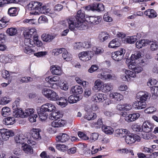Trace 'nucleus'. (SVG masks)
<instances>
[{"mask_svg":"<svg viewBox=\"0 0 158 158\" xmlns=\"http://www.w3.org/2000/svg\"><path fill=\"white\" fill-rule=\"evenodd\" d=\"M143 56V54L141 53L140 52H135L134 54L131 55V58L132 60H137L141 58Z\"/></svg>","mask_w":158,"mask_h":158,"instance_id":"39","label":"nucleus"},{"mask_svg":"<svg viewBox=\"0 0 158 158\" xmlns=\"http://www.w3.org/2000/svg\"><path fill=\"white\" fill-rule=\"evenodd\" d=\"M62 57L64 60L67 61H69L72 59V55L69 53H68L67 50L65 49L62 53Z\"/></svg>","mask_w":158,"mask_h":158,"instance_id":"37","label":"nucleus"},{"mask_svg":"<svg viewBox=\"0 0 158 158\" xmlns=\"http://www.w3.org/2000/svg\"><path fill=\"white\" fill-rule=\"evenodd\" d=\"M120 41L118 39H115L111 41L109 44V48H116L120 45Z\"/></svg>","mask_w":158,"mask_h":158,"instance_id":"23","label":"nucleus"},{"mask_svg":"<svg viewBox=\"0 0 158 158\" xmlns=\"http://www.w3.org/2000/svg\"><path fill=\"white\" fill-rule=\"evenodd\" d=\"M55 37L56 35L52 34H43L41 36V38L43 41L47 42H51Z\"/></svg>","mask_w":158,"mask_h":158,"instance_id":"16","label":"nucleus"},{"mask_svg":"<svg viewBox=\"0 0 158 158\" xmlns=\"http://www.w3.org/2000/svg\"><path fill=\"white\" fill-rule=\"evenodd\" d=\"M31 137L35 140H39L41 139L39 132L37 131H33L32 132Z\"/></svg>","mask_w":158,"mask_h":158,"instance_id":"44","label":"nucleus"},{"mask_svg":"<svg viewBox=\"0 0 158 158\" xmlns=\"http://www.w3.org/2000/svg\"><path fill=\"white\" fill-rule=\"evenodd\" d=\"M144 14L150 18H154L157 16L156 13L152 9H148L144 12Z\"/></svg>","mask_w":158,"mask_h":158,"instance_id":"25","label":"nucleus"},{"mask_svg":"<svg viewBox=\"0 0 158 158\" xmlns=\"http://www.w3.org/2000/svg\"><path fill=\"white\" fill-rule=\"evenodd\" d=\"M6 33L10 36L15 35L17 33V30L15 28H8L6 30Z\"/></svg>","mask_w":158,"mask_h":158,"instance_id":"43","label":"nucleus"},{"mask_svg":"<svg viewBox=\"0 0 158 158\" xmlns=\"http://www.w3.org/2000/svg\"><path fill=\"white\" fill-rule=\"evenodd\" d=\"M94 86L92 87V90L96 92L101 90L103 87L104 83L101 80H97L94 83Z\"/></svg>","mask_w":158,"mask_h":158,"instance_id":"14","label":"nucleus"},{"mask_svg":"<svg viewBox=\"0 0 158 158\" xmlns=\"http://www.w3.org/2000/svg\"><path fill=\"white\" fill-rule=\"evenodd\" d=\"M2 115L4 117H6L11 113L10 109L7 107H3L1 111Z\"/></svg>","mask_w":158,"mask_h":158,"instance_id":"38","label":"nucleus"},{"mask_svg":"<svg viewBox=\"0 0 158 158\" xmlns=\"http://www.w3.org/2000/svg\"><path fill=\"white\" fill-rule=\"evenodd\" d=\"M15 119L13 117H9L4 119L3 120V124L6 125L13 124L15 122Z\"/></svg>","mask_w":158,"mask_h":158,"instance_id":"28","label":"nucleus"},{"mask_svg":"<svg viewBox=\"0 0 158 158\" xmlns=\"http://www.w3.org/2000/svg\"><path fill=\"white\" fill-rule=\"evenodd\" d=\"M94 53L91 51H85L80 53L78 56L81 60L86 61L89 60L93 56Z\"/></svg>","mask_w":158,"mask_h":158,"instance_id":"8","label":"nucleus"},{"mask_svg":"<svg viewBox=\"0 0 158 158\" xmlns=\"http://www.w3.org/2000/svg\"><path fill=\"white\" fill-rule=\"evenodd\" d=\"M57 119H54L53 120H55L51 123V125L52 127H58L63 126L66 123L65 120L62 119L57 120Z\"/></svg>","mask_w":158,"mask_h":158,"instance_id":"17","label":"nucleus"},{"mask_svg":"<svg viewBox=\"0 0 158 158\" xmlns=\"http://www.w3.org/2000/svg\"><path fill=\"white\" fill-rule=\"evenodd\" d=\"M42 93L50 100L55 101L58 99V96L56 93L48 88H43L42 90Z\"/></svg>","mask_w":158,"mask_h":158,"instance_id":"6","label":"nucleus"},{"mask_svg":"<svg viewBox=\"0 0 158 158\" xmlns=\"http://www.w3.org/2000/svg\"><path fill=\"white\" fill-rule=\"evenodd\" d=\"M34 111V110L32 108H28L24 111L25 117L31 115Z\"/></svg>","mask_w":158,"mask_h":158,"instance_id":"51","label":"nucleus"},{"mask_svg":"<svg viewBox=\"0 0 158 158\" xmlns=\"http://www.w3.org/2000/svg\"><path fill=\"white\" fill-rule=\"evenodd\" d=\"M96 117V114L91 112H87L84 116L85 118L88 120H93L95 119Z\"/></svg>","mask_w":158,"mask_h":158,"instance_id":"31","label":"nucleus"},{"mask_svg":"<svg viewBox=\"0 0 158 158\" xmlns=\"http://www.w3.org/2000/svg\"><path fill=\"white\" fill-rule=\"evenodd\" d=\"M130 133L129 131L126 129H121L116 130V133L120 137H125L126 138Z\"/></svg>","mask_w":158,"mask_h":158,"instance_id":"22","label":"nucleus"},{"mask_svg":"<svg viewBox=\"0 0 158 158\" xmlns=\"http://www.w3.org/2000/svg\"><path fill=\"white\" fill-rule=\"evenodd\" d=\"M104 90L106 92L110 91L113 89V85L111 83L104 84L103 87Z\"/></svg>","mask_w":158,"mask_h":158,"instance_id":"49","label":"nucleus"},{"mask_svg":"<svg viewBox=\"0 0 158 158\" xmlns=\"http://www.w3.org/2000/svg\"><path fill=\"white\" fill-rule=\"evenodd\" d=\"M24 51L25 53L28 54H32L34 52L31 47L28 46L24 49Z\"/></svg>","mask_w":158,"mask_h":158,"instance_id":"55","label":"nucleus"},{"mask_svg":"<svg viewBox=\"0 0 158 158\" xmlns=\"http://www.w3.org/2000/svg\"><path fill=\"white\" fill-rule=\"evenodd\" d=\"M123 116L125 117V120L129 123L136 120L139 117L140 115L138 113L129 114L126 113L123 114Z\"/></svg>","mask_w":158,"mask_h":158,"instance_id":"12","label":"nucleus"},{"mask_svg":"<svg viewBox=\"0 0 158 158\" xmlns=\"http://www.w3.org/2000/svg\"><path fill=\"white\" fill-rule=\"evenodd\" d=\"M142 127V131L146 132H150L152 130L153 125L152 123L146 121L143 123Z\"/></svg>","mask_w":158,"mask_h":158,"instance_id":"15","label":"nucleus"},{"mask_svg":"<svg viewBox=\"0 0 158 158\" xmlns=\"http://www.w3.org/2000/svg\"><path fill=\"white\" fill-rule=\"evenodd\" d=\"M150 42V40H142L136 42V46L138 48H142L143 46H144L148 44Z\"/></svg>","mask_w":158,"mask_h":158,"instance_id":"24","label":"nucleus"},{"mask_svg":"<svg viewBox=\"0 0 158 158\" xmlns=\"http://www.w3.org/2000/svg\"><path fill=\"white\" fill-rule=\"evenodd\" d=\"M15 110V111L14 112L13 114V115L16 118H25L24 111H23L21 109L18 108Z\"/></svg>","mask_w":158,"mask_h":158,"instance_id":"27","label":"nucleus"},{"mask_svg":"<svg viewBox=\"0 0 158 158\" xmlns=\"http://www.w3.org/2000/svg\"><path fill=\"white\" fill-rule=\"evenodd\" d=\"M140 135L142 138L146 140L152 139L153 137L152 135L149 132H146L143 131L140 132Z\"/></svg>","mask_w":158,"mask_h":158,"instance_id":"30","label":"nucleus"},{"mask_svg":"<svg viewBox=\"0 0 158 158\" xmlns=\"http://www.w3.org/2000/svg\"><path fill=\"white\" fill-rule=\"evenodd\" d=\"M139 95V97H137L138 99H139V101L135 102L133 105V106L138 109H142L145 108L146 106V103L145 101L147 99L149 96L147 93L144 94L140 95V94L138 93L137 94V97Z\"/></svg>","mask_w":158,"mask_h":158,"instance_id":"5","label":"nucleus"},{"mask_svg":"<svg viewBox=\"0 0 158 158\" xmlns=\"http://www.w3.org/2000/svg\"><path fill=\"white\" fill-rule=\"evenodd\" d=\"M42 4L40 2L32 1L28 5V9L31 11L30 12V15H38L39 13L36 10H39L41 13H47L48 9L46 10L45 6H42Z\"/></svg>","mask_w":158,"mask_h":158,"instance_id":"3","label":"nucleus"},{"mask_svg":"<svg viewBox=\"0 0 158 158\" xmlns=\"http://www.w3.org/2000/svg\"><path fill=\"white\" fill-rule=\"evenodd\" d=\"M110 98H114L116 101H119L122 100L123 98V96L122 95L117 93H111L110 94Z\"/></svg>","mask_w":158,"mask_h":158,"instance_id":"33","label":"nucleus"},{"mask_svg":"<svg viewBox=\"0 0 158 158\" xmlns=\"http://www.w3.org/2000/svg\"><path fill=\"white\" fill-rule=\"evenodd\" d=\"M64 50L65 48H64L54 49L53 51L52 54L55 56H57L59 54L63 53Z\"/></svg>","mask_w":158,"mask_h":158,"instance_id":"50","label":"nucleus"},{"mask_svg":"<svg viewBox=\"0 0 158 158\" xmlns=\"http://www.w3.org/2000/svg\"><path fill=\"white\" fill-rule=\"evenodd\" d=\"M103 19L105 21L108 22H111L112 20V18L110 17L107 14L104 15Z\"/></svg>","mask_w":158,"mask_h":158,"instance_id":"64","label":"nucleus"},{"mask_svg":"<svg viewBox=\"0 0 158 158\" xmlns=\"http://www.w3.org/2000/svg\"><path fill=\"white\" fill-rule=\"evenodd\" d=\"M15 140L17 143L23 144L25 141L26 139L22 134L17 135L15 137Z\"/></svg>","mask_w":158,"mask_h":158,"instance_id":"26","label":"nucleus"},{"mask_svg":"<svg viewBox=\"0 0 158 158\" xmlns=\"http://www.w3.org/2000/svg\"><path fill=\"white\" fill-rule=\"evenodd\" d=\"M78 135L79 137L81 139L85 140L89 139V137L83 132L81 131H79L78 133Z\"/></svg>","mask_w":158,"mask_h":158,"instance_id":"54","label":"nucleus"},{"mask_svg":"<svg viewBox=\"0 0 158 158\" xmlns=\"http://www.w3.org/2000/svg\"><path fill=\"white\" fill-rule=\"evenodd\" d=\"M80 99L78 96L73 95L70 96L68 98L67 102H68L69 103L72 104L77 102Z\"/></svg>","mask_w":158,"mask_h":158,"instance_id":"34","label":"nucleus"},{"mask_svg":"<svg viewBox=\"0 0 158 158\" xmlns=\"http://www.w3.org/2000/svg\"><path fill=\"white\" fill-rule=\"evenodd\" d=\"M151 92L153 93L152 98L153 99H156L158 96V86H154L152 87L151 88Z\"/></svg>","mask_w":158,"mask_h":158,"instance_id":"40","label":"nucleus"},{"mask_svg":"<svg viewBox=\"0 0 158 158\" xmlns=\"http://www.w3.org/2000/svg\"><path fill=\"white\" fill-rule=\"evenodd\" d=\"M50 70L53 74L60 75L62 73V70L59 66L52 65L50 67Z\"/></svg>","mask_w":158,"mask_h":158,"instance_id":"19","label":"nucleus"},{"mask_svg":"<svg viewBox=\"0 0 158 158\" xmlns=\"http://www.w3.org/2000/svg\"><path fill=\"white\" fill-rule=\"evenodd\" d=\"M98 69V67L97 65H93L89 69L88 71L90 73H92L97 70Z\"/></svg>","mask_w":158,"mask_h":158,"instance_id":"58","label":"nucleus"},{"mask_svg":"<svg viewBox=\"0 0 158 158\" xmlns=\"http://www.w3.org/2000/svg\"><path fill=\"white\" fill-rule=\"evenodd\" d=\"M157 80L154 79L150 78L149 79L148 82L147 83V85L148 86H151L152 85H154L156 84Z\"/></svg>","mask_w":158,"mask_h":158,"instance_id":"56","label":"nucleus"},{"mask_svg":"<svg viewBox=\"0 0 158 158\" xmlns=\"http://www.w3.org/2000/svg\"><path fill=\"white\" fill-rule=\"evenodd\" d=\"M150 45V48L152 51H155L158 49V45L156 42L151 41L148 43Z\"/></svg>","mask_w":158,"mask_h":158,"instance_id":"46","label":"nucleus"},{"mask_svg":"<svg viewBox=\"0 0 158 158\" xmlns=\"http://www.w3.org/2000/svg\"><path fill=\"white\" fill-rule=\"evenodd\" d=\"M69 139V136L65 133H60L56 138L57 141L64 143L68 141Z\"/></svg>","mask_w":158,"mask_h":158,"instance_id":"18","label":"nucleus"},{"mask_svg":"<svg viewBox=\"0 0 158 158\" xmlns=\"http://www.w3.org/2000/svg\"><path fill=\"white\" fill-rule=\"evenodd\" d=\"M141 127L137 124H133L131 126V128L133 130L136 131H140L142 130Z\"/></svg>","mask_w":158,"mask_h":158,"instance_id":"52","label":"nucleus"},{"mask_svg":"<svg viewBox=\"0 0 158 158\" xmlns=\"http://www.w3.org/2000/svg\"><path fill=\"white\" fill-rule=\"evenodd\" d=\"M71 91L73 93L80 94L82 93L83 89L81 86L76 85L72 88Z\"/></svg>","mask_w":158,"mask_h":158,"instance_id":"29","label":"nucleus"},{"mask_svg":"<svg viewBox=\"0 0 158 158\" xmlns=\"http://www.w3.org/2000/svg\"><path fill=\"white\" fill-rule=\"evenodd\" d=\"M137 36L135 35L131 36H128L126 38V41L127 43L129 44H134L137 40Z\"/></svg>","mask_w":158,"mask_h":158,"instance_id":"45","label":"nucleus"},{"mask_svg":"<svg viewBox=\"0 0 158 158\" xmlns=\"http://www.w3.org/2000/svg\"><path fill=\"white\" fill-rule=\"evenodd\" d=\"M91 94V89L89 88H87L85 89L84 92L85 96L86 98L88 97Z\"/></svg>","mask_w":158,"mask_h":158,"instance_id":"62","label":"nucleus"},{"mask_svg":"<svg viewBox=\"0 0 158 158\" xmlns=\"http://www.w3.org/2000/svg\"><path fill=\"white\" fill-rule=\"evenodd\" d=\"M139 141L140 137L136 135L130 133L129 135L126 136V142L128 144H131L135 143L136 141Z\"/></svg>","mask_w":158,"mask_h":158,"instance_id":"10","label":"nucleus"},{"mask_svg":"<svg viewBox=\"0 0 158 158\" xmlns=\"http://www.w3.org/2000/svg\"><path fill=\"white\" fill-rule=\"evenodd\" d=\"M55 106L51 103H47L42 105L40 109V112L45 113L48 114V112H52L49 117L50 119L53 120L54 119H57L63 116L61 112L57 110H56Z\"/></svg>","mask_w":158,"mask_h":158,"instance_id":"2","label":"nucleus"},{"mask_svg":"<svg viewBox=\"0 0 158 158\" xmlns=\"http://www.w3.org/2000/svg\"><path fill=\"white\" fill-rule=\"evenodd\" d=\"M9 102V100L6 97L2 98L0 101V105H5Z\"/></svg>","mask_w":158,"mask_h":158,"instance_id":"63","label":"nucleus"},{"mask_svg":"<svg viewBox=\"0 0 158 158\" xmlns=\"http://www.w3.org/2000/svg\"><path fill=\"white\" fill-rule=\"evenodd\" d=\"M156 109L154 107H150L148 108L145 110L146 113L148 114H152L153 112L155 111Z\"/></svg>","mask_w":158,"mask_h":158,"instance_id":"60","label":"nucleus"},{"mask_svg":"<svg viewBox=\"0 0 158 158\" xmlns=\"http://www.w3.org/2000/svg\"><path fill=\"white\" fill-rule=\"evenodd\" d=\"M109 36V34L107 33L102 32L99 34L98 38L100 41L102 42L107 40Z\"/></svg>","mask_w":158,"mask_h":158,"instance_id":"32","label":"nucleus"},{"mask_svg":"<svg viewBox=\"0 0 158 158\" xmlns=\"http://www.w3.org/2000/svg\"><path fill=\"white\" fill-rule=\"evenodd\" d=\"M98 133H92L90 138V139L92 140L91 142H93L94 141L97 140L98 138Z\"/></svg>","mask_w":158,"mask_h":158,"instance_id":"59","label":"nucleus"},{"mask_svg":"<svg viewBox=\"0 0 158 158\" xmlns=\"http://www.w3.org/2000/svg\"><path fill=\"white\" fill-rule=\"evenodd\" d=\"M37 32L34 28H32L26 30L23 32L25 37L27 38L31 37L34 35H36Z\"/></svg>","mask_w":158,"mask_h":158,"instance_id":"21","label":"nucleus"},{"mask_svg":"<svg viewBox=\"0 0 158 158\" xmlns=\"http://www.w3.org/2000/svg\"><path fill=\"white\" fill-rule=\"evenodd\" d=\"M109 71V70L108 69L104 70L102 72L98 74V77L103 80L114 79V74L108 73Z\"/></svg>","mask_w":158,"mask_h":158,"instance_id":"11","label":"nucleus"},{"mask_svg":"<svg viewBox=\"0 0 158 158\" xmlns=\"http://www.w3.org/2000/svg\"><path fill=\"white\" fill-rule=\"evenodd\" d=\"M101 19L99 16H90L86 18L87 22L93 25L98 24L101 21Z\"/></svg>","mask_w":158,"mask_h":158,"instance_id":"13","label":"nucleus"},{"mask_svg":"<svg viewBox=\"0 0 158 158\" xmlns=\"http://www.w3.org/2000/svg\"><path fill=\"white\" fill-rule=\"evenodd\" d=\"M0 133L4 141L7 140L10 137L14 135V133L12 130L5 129H0Z\"/></svg>","mask_w":158,"mask_h":158,"instance_id":"9","label":"nucleus"},{"mask_svg":"<svg viewBox=\"0 0 158 158\" xmlns=\"http://www.w3.org/2000/svg\"><path fill=\"white\" fill-rule=\"evenodd\" d=\"M24 43L26 46L30 47H32L35 45V43L34 41L29 38L26 39Z\"/></svg>","mask_w":158,"mask_h":158,"instance_id":"41","label":"nucleus"},{"mask_svg":"<svg viewBox=\"0 0 158 158\" xmlns=\"http://www.w3.org/2000/svg\"><path fill=\"white\" fill-rule=\"evenodd\" d=\"M22 149L26 153L31 154L33 153V149L31 147L27 144H25L22 147Z\"/></svg>","mask_w":158,"mask_h":158,"instance_id":"35","label":"nucleus"},{"mask_svg":"<svg viewBox=\"0 0 158 158\" xmlns=\"http://www.w3.org/2000/svg\"><path fill=\"white\" fill-rule=\"evenodd\" d=\"M18 10L17 8L11 7L9 9L8 13L11 16H15L18 14Z\"/></svg>","mask_w":158,"mask_h":158,"instance_id":"36","label":"nucleus"},{"mask_svg":"<svg viewBox=\"0 0 158 158\" xmlns=\"http://www.w3.org/2000/svg\"><path fill=\"white\" fill-rule=\"evenodd\" d=\"M38 114H39V118L42 121L44 120L47 118L48 114L45 113H42L40 112L39 109L37 110Z\"/></svg>","mask_w":158,"mask_h":158,"instance_id":"48","label":"nucleus"},{"mask_svg":"<svg viewBox=\"0 0 158 158\" xmlns=\"http://www.w3.org/2000/svg\"><path fill=\"white\" fill-rule=\"evenodd\" d=\"M59 80V77L57 76H54L52 77H48L46 78V81H48L50 83L52 82H56Z\"/></svg>","mask_w":158,"mask_h":158,"instance_id":"47","label":"nucleus"},{"mask_svg":"<svg viewBox=\"0 0 158 158\" xmlns=\"http://www.w3.org/2000/svg\"><path fill=\"white\" fill-rule=\"evenodd\" d=\"M85 15L84 11L79 10L75 18H70L67 19L69 29L73 31L75 28L80 30H83L87 28V23L85 22Z\"/></svg>","mask_w":158,"mask_h":158,"instance_id":"1","label":"nucleus"},{"mask_svg":"<svg viewBox=\"0 0 158 158\" xmlns=\"http://www.w3.org/2000/svg\"><path fill=\"white\" fill-rule=\"evenodd\" d=\"M102 129L103 131L106 134H111L114 131L113 129L110 127L103 126Z\"/></svg>","mask_w":158,"mask_h":158,"instance_id":"42","label":"nucleus"},{"mask_svg":"<svg viewBox=\"0 0 158 158\" xmlns=\"http://www.w3.org/2000/svg\"><path fill=\"white\" fill-rule=\"evenodd\" d=\"M47 52L44 51L39 52L37 53H34V55L37 57H42L47 55Z\"/></svg>","mask_w":158,"mask_h":158,"instance_id":"57","label":"nucleus"},{"mask_svg":"<svg viewBox=\"0 0 158 158\" xmlns=\"http://www.w3.org/2000/svg\"><path fill=\"white\" fill-rule=\"evenodd\" d=\"M132 71L126 69L123 70V73L121 77L122 79L125 81H129L131 80V77H135L136 74L142 71V68L140 66H133L131 67Z\"/></svg>","mask_w":158,"mask_h":158,"instance_id":"4","label":"nucleus"},{"mask_svg":"<svg viewBox=\"0 0 158 158\" xmlns=\"http://www.w3.org/2000/svg\"><path fill=\"white\" fill-rule=\"evenodd\" d=\"M118 151L120 152V153H127L129 152L131 153L132 155H134L133 153L132 152L131 150H129L127 148L119 149L118 150Z\"/></svg>","mask_w":158,"mask_h":158,"instance_id":"61","label":"nucleus"},{"mask_svg":"<svg viewBox=\"0 0 158 158\" xmlns=\"http://www.w3.org/2000/svg\"><path fill=\"white\" fill-rule=\"evenodd\" d=\"M125 52L124 49L121 48L118 51L112 53L111 57L115 61H120L123 59Z\"/></svg>","mask_w":158,"mask_h":158,"instance_id":"7","label":"nucleus"},{"mask_svg":"<svg viewBox=\"0 0 158 158\" xmlns=\"http://www.w3.org/2000/svg\"><path fill=\"white\" fill-rule=\"evenodd\" d=\"M94 100L96 102H103L106 99V95L102 93H99L93 97Z\"/></svg>","mask_w":158,"mask_h":158,"instance_id":"20","label":"nucleus"},{"mask_svg":"<svg viewBox=\"0 0 158 158\" xmlns=\"http://www.w3.org/2000/svg\"><path fill=\"white\" fill-rule=\"evenodd\" d=\"M93 50L94 51L95 54L97 55L100 54L102 53L103 51V49L100 47H94L93 48Z\"/></svg>","mask_w":158,"mask_h":158,"instance_id":"53","label":"nucleus"}]
</instances>
